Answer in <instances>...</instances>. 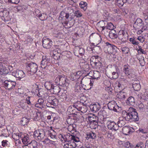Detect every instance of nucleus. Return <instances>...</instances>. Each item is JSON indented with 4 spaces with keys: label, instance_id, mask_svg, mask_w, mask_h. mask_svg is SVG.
Masks as SVG:
<instances>
[{
    "label": "nucleus",
    "instance_id": "f257e3e1",
    "mask_svg": "<svg viewBox=\"0 0 148 148\" xmlns=\"http://www.w3.org/2000/svg\"><path fill=\"white\" fill-rule=\"evenodd\" d=\"M122 117L119 118L117 123L119 126L120 127L123 126L125 123L123 119L126 121H129L131 119L134 121H138L139 119L136 110L133 108H129L127 111H123L122 112Z\"/></svg>",
    "mask_w": 148,
    "mask_h": 148
},
{
    "label": "nucleus",
    "instance_id": "f03ea898",
    "mask_svg": "<svg viewBox=\"0 0 148 148\" xmlns=\"http://www.w3.org/2000/svg\"><path fill=\"white\" fill-rule=\"evenodd\" d=\"M28 74L33 75L36 73L38 68L37 64L35 63L31 62L26 64Z\"/></svg>",
    "mask_w": 148,
    "mask_h": 148
},
{
    "label": "nucleus",
    "instance_id": "7ed1b4c3",
    "mask_svg": "<svg viewBox=\"0 0 148 148\" xmlns=\"http://www.w3.org/2000/svg\"><path fill=\"white\" fill-rule=\"evenodd\" d=\"M47 101L46 106L49 107L53 108V106H56L58 103V99L54 96L49 97Z\"/></svg>",
    "mask_w": 148,
    "mask_h": 148
},
{
    "label": "nucleus",
    "instance_id": "20e7f679",
    "mask_svg": "<svg viewBox=\"0 0 148 148\" xmlns=\"http://www.w3.org/2000/svg\"><path fill=\"white\" fill-rule=\"evenodd\" d=\"M16 83L15 82L6 80L4 82V86L6 89L8 90H12L14 88Z\"/></svg>",
    "mask_w": 148,
    "mask_h": 148
},
{
    "label": "nucleus",
    "instance_id": "39448f33",
    "mask_svg": "<svg viewBox=\"0 0 148 148\" xmlns=\"http://www.w3.org/2000/svg\"><path fill=\"white\" fill-rule=\"evenodd\" d=\"M12 75L19 80L25 76V74L23 71L20 70H17L15 71L12 72Z\"/></svg>",
    "mask_w": 148,
    "mask_h": 148
},
{
    "label": "nucleus",
    "instance_id": "423d86ee",
    "mask_svg": "<svg viewBox=\"0 0 148 148\" xmlns=\"http://www.w3.org/2000/svg\"><path fill=\"white\" fill-rule=\"evenodd\" d=\"M89 38L92 40L96 45L100 43L101 40V38L100 36L95 34H92L90 36Z\"/></svg>",
    "mask_w": 148,
    "mask_h": 148
},
{
    "label": "nucleus",
    "instance_id": "0eeeda50",
    "mask_svg": "<svg viewBox=\"0 0 148 148\" xmlns=\"http://www.w3.org/2000/svg\"><path fill=\"white\" fill-rule=\"evenodd\" d=\"M66 79V76L63 75H58L56 77L55 81L56 83H58V84L60 85H64L65 81Z\"/></svg>",
    "mask_w": 148,
    "mask_h": 148
},
{
    "label": "nucleus",
    "instance_id": "6e6552de",
    "mask_svg": "<svg viewBox=\"0 0 148 148\" xmlns=\"http://www.w3.org/2000/svg\"><path fill=\"white\" fill-rule=\"evenodd\" d=\"M119 38L123 42H125L128 39V34L126 32H125L124 30L120 31L119 32Z\"/></svg>",
    "mask_w": 148,
    "mask_h": 148
},
{
    "label": "nucleus",
    "instance_id": "1a4fd4ad",
    "mask_svg": "<svg viewBox=\"0 0 148 148\" xmlns=\"http://www.w3.org/2000/svg\"><path fill=\"white\" fill-rule=\"evenodd\" d=\"M123 67V72L125 75L129 78L133 77L134 75L131 73L130 66L128 64H125L124 65Z\"/></svg>",
    "mask_w": 148,
    "mask_h": 148
},
{
    "label": "nucleus",
    "instance_id": "9d476101",
    "mask_svg": "<svg viewBox=\"0 0 148 148\" xmlns=\"http://www.w3.org/2000/svg\"><path fill=\"white\" fill-rule=\"evenodd\" d=\"M42 42L43 47L47 49L50 48L52 45V41L48 38L46 39L43 38L42 40Z\"/></svg>",
    "mask_w": 148,
    "mask_h": 148
},
{
    "label": "nucleus",
    "instance_id": "9b49d317",
    "mask_svg": "<svg viewBox=\"0 0 148 148\" xmlns=\"http://www.w3.org/2000/svg\"><path fill=\"white\" fill-rule=\"evenodd\" d=\"M144 23L142 20L140 18L136 19L134 23L133 27L136 29H139L143 27Z\"/></svg>",
    "mask_w": 148,
    "mask_h": 148
},
{
    "label": "nucleus",
    "instance_id": "f8f14e48",
    "mask_svg": "<svg viewBox=\"0 0 148 148\" xmlns=\"http://www.w3.org/2000/svg\"><path fill=\"white\" fill-rule=\"evenodd\" d=\"M108 22L105 20H102L99 21L97 23V25L99 29L101 31L103 30L106 29L107 25H108Z\"/></svg>",
    "mask_w": 148,
    "mask_h": 148
},
{
    "label": "nucleus",
    "instance_id": "ddd939ff",
    "mask_svg": "<svg viewBox=\"0 0 148 148\" xmlns=\"http://www.w3.org/2000/svg\"><path fill=\"white\" fill-rule=\"evenodd\" d=\"M134 131V130L133 128L129 126H125L122 129L123 133L125 135H128Z\"/></svg>",
    "mask_w": 148,
    "mask_h": 148
},
{
    "label": "nucleus",
    "instance_id": "4468645a",
    "mask_svg": "<svg viewBox=\"0 0 148 148\" xmlns=\"http://www.w3.org/2000/svg\"><path fill=\"white\" fill-rule=\"evenodd\" d=\"M77 144L74 142L69 141L63 146L64 148H75Z\"/></svg>",
    "mask_w": 148,
    "mask_h": 148
},
{
    "label": "nucleus",
    "instance_id": "2eb2a0df",
    "mask_svg": "<svg viewBox=\"0 0 148 148\" xmlns=\"http://www.w3.org/2000/svg\"><path fill=\"white\" fill-rule=\"evenodd\" d=\"M4 64L0 65V74L5 75L9 73L8 70L5 66Z\"/></svg>",
    "mask_w": 148,
    "mask_h": 148
},
{
    "label": "nucleus",
    "instance_id": "dca6fc26",
    "mask_svg": "<svg viewBox=\"0 0 148 148\" xmlns=\"http://www.w3.org/2000/svg\"><path fill=\"white\" fill-rule=\"evenodd\" d=\"M51 91L53 92V93L55 94H57L60 93L61 91V88L59 86L56 85L51 86Z\"/></svg>",
    "mask_w": 148,
    "mask_h": 148
},
{
    "label": "nucleus",
    "instance_id": "f3484780",
    "mask_svg": "<svg viewBox=\"0 0 148 148\" xmlns=\"http://www.w3.org/2000/svg\"><path fill=\"white\" fill-rule=\"evenodd\" d=\"M90 110L94 112H96L100 109V106L98 103L97 104H94L90 105Z\"/></svg>",
    "mask_w": 148,
    "mask_h": 148
},
{
    "label": "nucleus",
    "instance_id": "a211bd4d",
    "mask_svg": "<svg viewBox=\"0 0 148 148\" xmlns=\"http://www.w3.org/2000/svg\"><path fill=\"white\" fill-rule=\"evenodd\" d=\"M126 103L128 105L134 106L135 104V102L134 98L132 96L129 97L127 100Z\"/></svg>",
    "mask_w": 148,
    "mask_h": 148
},
{
    "label": "nucleus",
    "instance_id": "6ab92c4d",
    "mask_svg": "<svg viewBox=\"0 0 148 148\" xmlns=\"http://www.w3.org/2000/svg\"><path fill=\"white\" fill-rule=\"evenodd\" d=\"M37 145V142L34 140H33L25 146H27V148H36Z\"/></svg>",
    "mask_w": 148,
    "mask_h": 148
},
{
    "label": "nucleus",
    "instance_id": "aec40b11",
    "mask_svg": "<svg viewBox=\"0 0 148 148\" xmlns=\"http://www.w3.org/2000/svg\"><path fill=\"white\" fill-rule=\"evenodd\" d=\"M20 138L23 144L26 145L28 144L29 140L27 135H25L24 134H21L20 135Z\"/></svg>",
    "mask_w": 148,
    "mask_h": 148
},
{
    "label": "nucleus",
    "instance_id": "412c9836",
    "mask_svg": "<svg viewBox=\"0 0 148 148\" xmlns=\"http://www.w3.org/2000/svg\"><path fill=\"white\" fill-rule=\"evenodd\" d=\"M34 98L33 97H28L26 99L27 103L30 106H34L35 103L33 101Z\"/></svg>",
    "mask_w": 148,
    "mask_h": 148
},
{
    "label": "nucleus",
    "instance_id": "4be33fe9",
    "mask_svg": "<svg viewBox=\"0 0 148 148\" xmlns=\"http://www.w3.org/2000/svg\"><path fill=\"white\" fill-rule=\"evenodd\" d=\"M116 102L114 101H110L108 104V108L110 110H113L115 108V106H116Z\"/></svg>",
    "mask_w": 148,
    "mask_h": 148
},
{
    "label": "nucleus",
    "instance_id": "5701e85b",
    "mask_svg": "<svg viewBox=\"0 0 148 148\" xmlns=\"http://www.w3.org/2000/svg\"><path fill=\"white\" fill-rule=\"evenodd\" d=\"M51 53H52V56L54 59L58 60V59L59 56L57 49H56L53 50L52 52L51 53Z\"/></svg>",
    "mask_w": 148,
    "mask_h": 148
},
{
    "label": "nucleus",
    "instance_id": "b1692460",
    "mask_svg": "<svg viewBox=\"0 0 148 148\" xmlns=\"http://www.w3.org/2000/svg\"><path fill=\"white\" fill-rule=\"evenodd\" d=\"M33 119L34 121H38L40 119L41 114L39 112H35L33 114Z\"/></svg>",
    "mask_w": 148,
    "mask_h": 148
},
{
    "label": "nucleus",
    "instance_id": "393cba45",
    "mask_svg": "<svg viewBox=\"0 0 148 148\" xmlns=\"http://www.w3.org/2000/svg\"><path fill=\"white\" fill-rule=\"evenodd\" d=\"M39 137L38 140H40L43 139L45 136V133L42 129H39Z\"/></svg>",
    "mask_w": 148,
    "mask_h": 148
},
{
    "label": "nucleus",
    "instance_id": "a878e982",
    "mask_svg": "<svg viewBox=\"0 0 148 148\" xmlns=\"http://www.w3.org/2000/svg\"><path fill=\"white\" fill-rule=\"evenodd\" d=\"M37 16L39 17L41 21H44L47 19L48 18L47 15L44 13L39 14H37Z\"/></svg>",
    "mask_w": 148,
    "mask_h": 148
},
{
    "label": "nucleus",
    "instance_id": "bb28decb",
    "mask_svg": "<svg viewBox=\"0 0 148 148\" xmlns=\"http://www.w3.org/2000/svg\"><path fill=\"white\" fill-rule=\"evenodd\" d=\"M100 77V73L97 71H95L93 72L92 76V77L93 79H97Z\"/></svg>",
    "mask_w": 148,
    "mask_h": 148
},
{
    "label": "nucleus",
    "instance_id": "cd10ccee",
    "mask_svg": "<svg viewBox=\"0 0 148 148\" xmlns=\"http://www.w3.org/2000/svg\"><path fill=\"white\" fill-rule=\"evenodd\" d=\"M96 137V135L95 134L92 132H90L87 134V137L86 138L87 139H88L89 138L94 139Z\"/></svg>",
    "mask_w": 148,
    "mask_h": 148
},
{
    "label": "nucleus",
    "instance_id": "c85d7f7f",
    "mask_svg": "<svg viewBox=\"0 0 148 148\" xmlns=\"http://www.w3.org/2000/svg\"><path fill=\"white\" fill-rule=\"evenodd\" d=\"M29 120L25 117H24L22 118L21 121V124L22 125L24 126L27 125L29 122Z\"/></svg>",
    "mask_w": 148,
    "mask_h": 148
},
{
    "label": "nucleus",
    "instance_id": "c756f323",
    "mask_svg": "<svg viewBox=\"0 0 148 148\" xmlns=\"http://www.w3.org/2000/svg\"><path fill=\"white\" fill-rule=\"evenodd\" d=\"M69 16V15L68 13H66L64 12H61L59 19H60L62 18L63 19L64 17H65L66 19H68Z\"/></svg>",
    "mask_w": 148,
    "mask_h": 148
},
{
    "label": "nucleus",
    "instance_id": "7c9ffc66",
    "mask_svg": "<svg viewBox=\"0 0 148 148\" xmlns=\"http://www.w3.org/2000/svg\"><path fill=\"white\" fill-rule=\"evenodd\" d=\"M127 80L123 78H121V80L118 84V86L119 88L122 87V85H125V83H127Z\"/></svg>",
    "mask_w": 148,
    "mask_h": 148
},
{
    "label": "nucleus",
    "instance_id": "2f4dec72",
    "mask_svg": "<svg viewBox=\"0 0 148 148\" xmlns=\"http://www.w3.org/2000/svg\"><path fill=\"white\" fill-rule=\"evenodd\" d=\"M43 90L42 88L36 89V92L37 95L39 97H41L44 95Z\"/></svg>",
    "mask_w": 148,
    "mask_h": 148
},
{
    "label": "nucleus",
    "instance_id": "473e14b6",
    "mask_svg": "<svg viewBox=\"0 0 148 148\" xmlns=\"http://www.w3.org/2000/svg\"><path fill=\"white\" fill-rule=\"evenodd\" d=\"M1 134L0 135V136H3L4 137H7L9 136L8 131L6 129H3L1 131Z\"/></svg>",
    "mask_w": 148,
    "mask_h": 148
},
{
    "label": "nucleus",
    "instance_id": "72a5a7b5",
    "mask_svg": "<svg viewBox=\"0 0 148 148\" xmlns=\"http://www.w3.org/2000/svg\"><path fill=\"white\" fill-rule=\"evenodd\" d=\"M21 134H19L18 133H14L12 135V137L15 140V141H18L20 139V135Z\"/></svg>",
    "mask_w": 148,
    "mask_h": 148
},
{
    "label": "nucleus",
    "instance_id": "f704fd0d",
    "mask_svg": "<svg viewBox=\"0 0 148 148\" xmlns=\"http://www.w3.org/2000/svg\"><path fill=\"white\" fill-rule=\"evenodd\" d=\"M101 48L100 46H96L93 48L92 51L94 50L95 52L99 54L101 53Z\"/></svg>",
    "mask_w": 148,
    "mask_h": 148
},
{
    "label": "nucleus",
    "instance_id": "c9c22d12",
    "mask_svg": "<svg viewBox=\"0 0 148 148\" xmlns=\"http://www.w3.org/2000/svg\"><path fill=\"white\" fill-rule=\"evenodd\" d=\"M83 82L85 86H86V85H88L89 84L90 86H92V83L91 80H90L88 79H83Z\"/></svg>",
    "mask_w": 148,
    "mask_h": 148
},
{
    "label": "nucleus",
    "instance_id": "e433bc0d",
    "mask_svg": "<svg viewBox=\"0 0 148 148\" xmlns=\"http://www.w3.org/2000/svg\"><path fill=\"white\" fill-rule=\"evenodd\" d=\"M87 4L84 2H81L79 4V6L81 8H82L84 10H86L87 9Z\"/></svg>",
    "mask_w": 148,
    "mask_h": 148
},
{
    "label": "nucleus",
    "instance_id": "4c0bfd02",
    "mask_svg": "<svg viewBox=\"0 0 148 148\" xmlns=\"http://www.w3.org/2000/svg\"><path fill=\"white\" fill-rule=\"evenodd\" d=\"M2 146L3 147H9L10 146V142L7 140H3L2 142Z\"/></svg>",
    "mask_w": 148,
    "mask_h": 148
},
{
    "label": "nucleus",
    "instance_id": "58836bf2",
    "mask_svg": "<svg viewBox=\"0 0 148 148\" xmlns=\"http://www.w3.org/2000/svg\"><path fill=\"white\" fill-rule=\"evenodd\" d=\"M73 136L69 133H66V136L67 142L71 141H72Z\"/></svg>",
    "mask_w": 148,
    "mask_h": 148
},
{
    "label": "nucleus",
    "instance_id": "ea45409f",
    "mask_svg": "<svg viewBox=\"0 0 148 148\" xmlns=\"http://www.w3.org/2000/svg\"><path fill=\"white\" fill-rule=\"evenodd\" d=\"M53 84H52L49 82H46L45 83V86L46 88L48 90H51V86L53 85Z\"/></svg>",
    "mask_w": 148,
    "mask_h": 148
},
{
    "label": "nucleus",
    "instance_id": "a19ab883",
    "mask_svg": "<svg viewBox=\"0 0 148 148\" xmlns=\"http://www.w3.org/2000/svg\"><path fill=\"white\" fill-rule=\"evenodd\" d=\"M48 60L47 59V60H42L41 64V68L44 69L45 68L47 65Z\"/></svg>",
    "mask_w": 148,
    "mask_h": 148
},
{
    "label": "nucleus",
    "instance_id": "79ce46f5",
    "mask_svg": "<svg viewBox=\"0 0 148 148\" xmlns=\"http://www.w3.org/2000/svg\"><path fill=\"white\" fill-rule=\"evenodd\" d=\"M132 87L135 90L138 91L140 89L141 86L140 84H137L132 85Z\"/></svg>",
    "mask_w": 148,
    "mask_h": 148
},
{
    "label": "nucleus",
    "instance_id": "37998d69",
    "mask_svg": "<svg viewBox=\"0 0 148 148\" xmlns=\"http://www.w3.org/2000/svg\"><path fill=\"white\" fill-rule=\"evenodd\" d=\"M115 123L114 122H110L108 125V128L111 130H112Z\"/></svg>",
    "mask_w": 148,
    "mask_h": 148
},
{
    "label": "nucleus",
    "instance_id": "c03bdc74",
    "mask_svg": "<svg viewBox=\"0 0 148 148\" xmlns=\"http://www.w3.org/2000/svg\"><path fill=\"white\" fill-rule=\"evenodd\" d=\"M80 140L79 138V137L75 136H73V139H72V142H79L80 143H81V142L79 141Z\"/></svg>",
    "mask_w": 148,
    "mask_h": 148
},
{
    "label": "nucleus",
    "instance_id": "a18cd8bd",
    "mask_svg": "<svg viewBox=\"0 0 148 148\" xmlns=\"http://www.w3.org/2000/svg\"><path fill=\"white\" fill-rule=\"evenodd\" d=\"M26 44H29L32 43L33 41V39L32 38L29 36H27V39L26 40Z\"/></svg>",
    "mask_w": 148,
    "mask_h": 148
},
{
    "label": "nucleus",
    "instance_id": "49530a36",
    "mask_svg": "<svg viewBox=\"0 0 148 148\" xmlns=\"http://www.w3.org/2000/svg\"><path fill=\"white\" fill-rule=\"evenodd\" d=\"M108 25H107L106 26L107 27H106V29L111 30L114 29V26L112 23L108 22Z\"/></svg>",
    "mask_w": 148,
    "mask_h": 148
},
{
    "label": "nucleus",
    "instance_id": "de8ad7c7",
    "mask_svg": "<svg viewBox=\"0 0 148 148\" xmlns=\"http://www.w3.org/2000/svg\"><path fill=\"white\" fill-rule=\"evenodd\" d=\"M102 65V63L100 61L99 62H96L95 64H93V66H92L100 68Z\"/></svg>",
    "mask_w": 148,
    "mask_h": 148
},
{
    "label": "nucleus",
    "instance_id": "09e8293b",
    "mask_svg": "<svg viewBox=\"0 0 148 148\" xmlns=\"http://www.w3.org/2000/svg\"><path fill=\"white\" fill-rule=\"evenodd\" d=\"M75 16L77 17H79L82 16V14L81 13L79 10H76L74 12Z\"/></svg>",
    "mask_w": 148,
    "mask_h": 148
},
{
    "label": "nucleus",
    "instance_id": "8fccbe9b",
    "mask_svg": "<svg viewBox=\"0 0 148 148\" xmlns=\"http://www.w3.org/2000/svg\"><path fill=\"white\" fill-rule=\"evenodd\" d=\"M138 107L139 110L141 112L145 110L144 106L142 103H141L138 104Z\"/></svg>",
    "mask_w": 148,
    "mask_h": 148
},
{
    "label": "nucleus",
    "instance_id": "3c124183",
    "mask_svg": "<svg viewBox=\"0 0 148 148\" xmlns=\"http://www.w3.org/2000/svg\"><path fill=\"white\" fill-rule=\"evenodd\" d=\"M39 130L35 131L33 134V136L35 138H37L38 140L39 137Z\"/></svg>",
    "mask_w": 148,
    "mask_h": 148
},
{
    "label": "nucleus",
    "instance_id": "603ef678",
    "mask_svg": "<svg viewBox=\"0 0 148 148\" xmlns=\"http://www.w3.org/2000/svg\"><path fill=\"white\" fill-rule=\"evenodd\" d=\"M116 0L115 1L112 0V1L109 4V5L112 8H114L116 6Z\"/></svg>",
    "mask_w": 148,
    "mask_h": 148
},
{
    "label": "nucleus",
    "instance_id": "864d4df0",
    "mask_svg": "<svg viewBox=\"0 0 148 148\" xmlns=\"http://www.w3.org/2000/svg\"><path fill=\"white\" fill-rule=\"evenodd\" d=\"M144 146L143 143L139 142L136 145L135 148H144Z\"/></svg>",
    "mask_w": 148,
    "mask_h": 148
},
{
    "label": "nucleus",
    "instance_id": "5fc2aeb1",
    "mask_svg": "<svg viewBox=\"0 0 148 148\" xmlns=\"http://www.w3.org/2000/svg\"><path fill=\"white\" fill-rule=\"evenodd\" d=\"M121 50L125 54H127L128 53L129 51V49L127 47H125L122 48Z\"/></svg>",
    "mask_w": 148,
    "mask_h": 148
},
{
    "label": "nucleus",
    "instance_id": "6e6d98bb",
    "mask_svg": "<svg viewBox=\"0 0 148 148\" xmlns=\"http://www.w3.org/2000/svg\"><path fill=\"white\" fill-rule=\"evenodd\" d=\"M75 110L73 109V108L71 106H70L68 107L67 109V111H68L70 112L71 114H73L76 115L77 114L75 113H73V112L74 110Z\"/></svg>",
    "mask_w": 148,
    "mask_h": 148
},
{
    "label": "nucleus",
    "instance_id": "4d7b16f0",
    "mask_svg": "<svg viewBox=\"0 0 148 148\" xmlns=\"http://www.w3.org/2000/svg\"><path fill=\"white\" fill-rule=\"evenodd\" d=\"M53 133L51 132L49 134V135L50 136L51 138L54 140L55 139H56V133L54 131H53Z\"/></svg>",
    "mask_w": 148,
    "mask_h": 148
},
{
    "label": "nucleus",
    "instance_id": "13d9d810",
    "mask_svg": "<svg viewBox=\"0 0 148 148\" xmlns=\"http://www.w3.org/2000/svg\"><path fill=\"white\" fill-rule=\"evenodd\" d=\"M130 41L133 45H138L139 44L138 42L136 41L135 38H130Z\"/></svg>",
    "mask_w": 148,
    "mask_h": 148
},
{
    "label": "nucleus",
    "instance_id": "bf43d9fd",
    "mask_svg": "<svg viewBox=\"0 0 148 148\" xmlns=\"http://www.w3.org/2000/svg\"><path fill=\"white\" fill-rule=\"evenodd\" d=\"M117 5L119 7H121L124 5L122 0H116Z\"/></svg>",
    "mask_w": 148,
    "mask_h": 148
},
{
    "label": "nucleus",
    "instance_id": "052dcab7",
    "mask_svg": "<svg viewBox=\"0 0 148 148\" xmlns=\"http://www.w3.org/2000/svg\"><path fill=\"white\" fill-rule=\"evenodd\" d=\"M121 110V107H119L117 105V104H116V106H115V108H114V110H113L116 112H119Z\"/></svg>",
    "mask_w": 148,
    "mask_h": 148
},
{
    "label": "nucleus",
    "instance_id": "680f3d73",
    "mask_svg": "<svg viewBox=\"0 0 148 148\" xmlns=\"http://www.w3.org/2000/svg\"><path fill=\"white\" fill-rule=\"evenodd\" d=\"M76 126L75 125H73V124L69 125L68 127V130H71V131H75V127Z\"/></svg>",
    "mask_w": 148,
    "mask_h": 148
},
{
    "label": "nucleus",
    "instance_id": "e2e57ef3",
    "mask_svg": "<svg viewBox=\"0 0 148 148\" xmlns=\"http://www.w3.org/2000/svg\"><path fill=\"white\" fill-rule=\"evenodd\" d=\"M26 106L27 105L25 103L22 102H21L18 107L19 108H21L23 109H25L26 107Z\"/></svg>",
    "mask_w": 148,
    "mask_h": 148
},
{
    "label": "nucleus",
    "instance_id": "0e129e2a",
    "mask_svg": "<svg viewBox=\"0 0 148 148\" xmlns=\"http://www.w3.org/2000/svg\"><path fill=\"white\" fill-rule=\"evenodd\" d=\"M112 78L114 79H117L118 76V73L117 72H113L112 73Z\"/></svg>",
    "mask_w": 148,
    "mask_h": 148
},
{
    "label": "nucleus",
    "instance_id": "69168bd1",
    "mask_svg": "<svg viewBox=\"0 0 148 148\" xmlns=\"http://www.w3.org/2000/svg\"><path fill=\"white\" fill-rule=\"evenodd\" d=\"M38 102L40 106H42L43 105L44 100L43 99L40 98L38 100Z\"/></svg>",
    "mask_w": 148,
    "mask_h": 148
},
{
    "label": "nucleus",
    "instance_id": "338daca9",
    "mask_svg": "<svg viewBox=\"0 0 148 148\" xmlns=\"http://www.w3.org/2000/svg\"><path fill=\"white\" fill-rule=\"evenodd\" d=\"M109 37L112 39H114L115 38H116L117 36L116 33L114 34H109Z\"/></svg>",
    "mask_w": 148,
    "mask_h": 148
},
{
    "label": "nucleus",
    "instance_id": "774afa93",
    "mask_svg": "<svg viewBox=\"0 0 148 148\" xmlns=\"http://www.w3.org/2000/svg\"><path fill=\"white\" fill-rule=\"evenodd\" d=\"M119 97L120 99H124L126 97L125 93L123 92L120 93Z\"/></svg>",
    "mask_w": 148,
    "mask_h": 148
}]
</instances>
